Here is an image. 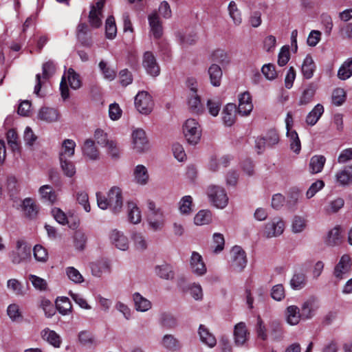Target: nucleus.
Wrapping results in <instances>:
<instances>
[{
  "instance_id": "nucleus-42",
  "label": "nucleus",
  "mask_w": 352,
  "mask_h": 352,
  "mask_svg": "<svg viewBox=\"0 0 352 352\" xmlns=\"http://www.w3.org/2000/svg\"><path fill=\"white\" fill-rule=\"evenodd\" d=\"M83 154L91 160L98 158V151L94 145V142L91 140H87L82 147Z\"/></svg>"
},
{
  "instance_id": "nucleus-25",
  "label": "nucleus",
  "mask_w": 352,
  "mask_h": 352,
  "mask_svg": "<svg viewBox=\"0 0 352 352\" xmlns=\"http://www.w3.org/2000/svg\"><path fill=\"white\" fill-rule=\"evenodd\" d=\"M134 181L139 185H146L149 179V175L146 166L137 165L133 170Z\"/></svg>"
},
{
  "instance_id": "nucleus-15",
  "label": "nucleus",
  "mask_w": 352,
  "mask_h": 352,
  "mask_svg": "<svg viewBox=\"0 0 352 352\" xmlns=\"http://www.w3.org/2000/svg\"><path fill=\"white\" fill-rule=\"evenodd\" d=\"M253 109L252 98L248 91H245L239 96V106L237 112L242 116H248Z\"/></svg>"
},
{
  "instance_id": "nucleus-36",
  "label": "nucleus",
  "mask_w": 352,
  "mask_h": 352,
  "mask_svg": "<svg viewBox=\"0 0 352 352\" xmlns=\"http://www.w3.org/2000/svg\"><path fill=\"white\" fill-rule=\"evenodd\" d=\"M342 241L341 230L339 227H335L328 232L326 243L329 246L333 247L341 244Z\"/></svg>"
},
{
  "instance_id": "nucleus-18",
  "label": "nucleus",
  "mask_w": 352,
  "mask_h": 352,
  "mask_svg": "<svg viewBox=\"0 0 352 352\" xmlns=\"http://www.w3.org/2000/svg\"><path fill=\"white\" fill-rule=\"evenodd\" d=\"M231 157L228 155H223L219 158L216 156H212L208 162V169L212 172H217L221 168L229 166Z\"/></svg>"
},
{
  "instance_id": "nucleus-61",
  "label": "nucleus",
  "mask_w": 352,
  "mask_h": 352,
  "mask_svg": "<svg viewBox=\"0 0 352 352\" xmlns=\"http://www.w3.org/2000/svg\"><path fill=\"white\" fill-rule=\"evenodd\" d=\"M7 287L16 295L23 296L24 294L22 285L17 279L12 278L8 280L7 282Z\"/></svg>"
},
{
  "instance_id": "nucleus-50",
  "label": "nucleus",
  "mask_w": 352,
  "mask_h": 352,
  "mask_svg": "<svg viewBox=\"0 0 352 352\" xmlns=\"http://www.w3.org/2000/svg\"><path fill=\"white\" fill-rule=\"evenodd\" d=\"M106 36L109 39H113L116 37L117 33V28L113 16H109L105 23Z\"/></svg>"
},
{
  "instance_id": "nucleus-57",
  "label": "nucleus",
  "mask_w": 352,
  "mask_h": 352,
  "mask_svg": "<svg viewBox=\"0 0 352 352\" xmlns=\"http://www.w3.org/2000/svg\"><path fill=\"white\" fill-rule=\"evenodd\" d=\"M35 259L38 262L45 263L48 258L47 250L41 245H36L33 249Z\"/></svg>"
},
{
  "instance_id": "nucleus-11",
  "label": "nucleus",
  "mask_w": 352,
  "mask_h": 352,
  "mask_svg": "<svg viewBox=\"0 0 352 352\" xmlns=\"http://www.w3.org/2000/svg\"><path fill=\"white\" fill-rule=\"evenodd\" d=\"M133 149L138 153H143L149 148L146 133L144 130L138 129L132 133Z\"/></svg>"
},
{
  "instance_id": "nucleus-38",
  "label": "nucleus",
  "mask_w": 352,
  "mask_h": 352,
  "mask_svg": "<svg viewBox=\"0 0 352 352\" xmlns=\"http://www.w3.org/2000/svg\"><path fill=\"white\" fill-rule=\"evenodd\" d=\"M76 143L70 139L65 140L62 144L61 151L60 152V160L66 159L74 155L75 151Z\"/></svg>"
},
{
  "instance_id": "nucleus-45",
  "label": "nucleus",
  "mask_w": 352,
  "mask_h": 352,
  "mask_svg": "<svg viewBox=\"0 0 352 352\" xmlns=\"http://www.w3.org/2000/svg\"><path fill=\"white\" fill-rule=\"evenodd\" d=\"M307 284V278L305 274L297 272L294 274L291 280L290 285L294 289H301L305 287Z\"/></svg>"
},
{
  "instance_id": "nucleus-49",
  "label": "nucleus",
  "mask_w": 352,
  "mask_h": 352,
  "mask_svg": "<svg viewBox=\"0 0 352 352\" xmlns=\"http://www.w3.org/2000/svg\"><path fill=\"white\" fill-rule=\"evenodd\" d=\"M67 78L72 89H78L81 87L80 76L72 68L67 70Z\"/></svg>"
},
{
  "instance_id": "nucleus-20",
  "label": "nucleus",
  "mask_w": 352,
  "mask_h": 352,
  "mask_svg": "<svg viewBox=\"0 0 352 352\" xmlns=\"http://www.w3.org/2000/svg\"><path fill=\"white\" fill-rule=\"evenodd\" d=\"M38 119L45 122H54L58 120L59 113L54 108L42 107L38 113Z\"/></svg>"
},
{
  "instance_id": "nucleus-19",
  "label": "nucleus",
  "mask_w": 352,
  "mask_h": 352,
  "mask_svg": "<svg viewBox=\"0 0 352 352\" xmlns=\"http://www.w3.org/2000/svg\"><path fill=\"white\" fill-rule=\"evenodd\" d=\"M148 23L151 32L155 38H160L163 34L162 21L157 12H153L148 16Z\"/></svg>"
},
{
  "instance_id": "nucleus-35",
  "label": "nucleus",
  "mask_w": 352,
  "mask_h": 352,
  "mask_svg": "<svg viewBox=\"0 0 352 352\" xmlns=\"http://www.w3.org/2000/svg\"><path fill=\"white\" fill-rule=\"evenodd\" d=\"M133 299L135 309L138 311H146L151 308V302L138 292H136L133 295Z\"/></svg>"
},
{
  "instance_id": "nucleus-1",
  "label": "nucleus",
  "mask_w": 352,
  "mask_h": 352,
  "mask_svg": "<svg viewBox=\"0 0 352 352\" xmlns=\"http://www.w3.org/2000/svg\"><path fill=\"white\" fill-rule=\"evenodd\" d=\"M146 204L148 211L146 219L148 228L153 232L162 230L166 221L164 210L152 200H148Z\"/></svg>"
},
{
  "instance_id": "nucleus-52",
  "label": "nucleus",
  "mask_w": 352,
  "mask_h": 352,
  "mask_svg": "<svg viewBox=\"0 0 352 352\" xmlns=\"http://www.w3.org/2000/svg\"><path fill=\"white\" fill-rule=\"evenodd\" d=\"M7 141L9 146L13 152L19 151L20 149L18 135L14 129H10L7 133Z\"/></svg>"
},
{
  "instance_id": "nucleus-8",
  "label": "nucleus",
  "mask_w": 352,
  "mask_h": 352,
  "mask_svg": "<svg viewBox=\"0 0 352 352\" xmlns=\"http://www.w3.org/2000/svg\"><path fill=\"white\" fill-rule=\"evenodd\" d=\"M31 248L22 240H18L16 248L11 251L9 256L14 264H19L30 256Z\"/></svg>"
},
{
  "instance_id": "nucleus-39",
  "label": "nucleus",
  "mask_w": 352,
  "mask_h": 352,
  "mask_svg": "<svg viewBox=\"0 0 352 352\" xmlns=\"http://www.w3.org/2000/svg\"><path fill=\"white\" fill-rule=\"evenodd\" d=\"M307 220L306 217L295 215L291 224L292 232L294 234L302 232L307 228Z\"/></svg>"
},
{
  "instance_id": "nucleus-40",
  "label": "nucleus",
  "mask_w": 352,
  "mask_h": 352,
  "mask_svg": "<svg viewBox=\"0 0 352 352\" xmlns=\"http://www.w3.org/2000/svg\"><path fill=\"white\" fill-rule=\"evenodd\" d=\"M315 68L316 66L312 57L307 55L304 59L301 68L304 77L307 79L311 78L314 75Z\"/></svg>"
},
{
  "instance_id": "nucleus-64",
  "label": "nucleus",
  "mask_w": 352,
  "mask_h": 352,
  "mask_svg": "<svg viewBox=\"0 0 352 352\" xmlns=\"http://www.w3.org/2000/svg\"><path fill=\"white\" fill-rule=\"evenodd\" d=\"M261 72L267 80H272L277 77L275 67L271 63L264 65L261 68Z\"/></svg>"
},
{
  "instance_id": "nucleus-53",
  "label": "nucleus",
  "mask_w": 352,
  "mask_h": 352,
  "mask_svg": "<svg viewBox=\"0 0 352 352\" xmlns=\"http://www.w3.org/2000/svg\"><path fill=\"white\" fill-rule=\"evenodd\" d=\"M228 11L230 17L232 19L234 23L239 25L242 22L241 12L237 8L236 4L234 1H231L228 6Z\"/></svg>"
},
{
  "instance_id": "nucleus-7",
  "label": "nucleus",
  "mask_w": 352,
  "mask_h": 352,
  "mask_svg": "<svg viewBox=\"0 0 352 352\" xmlns=\"http://www.w3.org/2000/svg\"><path fill=\"white\" fill-rule=\"evenodd\" d=\"M352 269V261L349 254L342 255L333 269V276L338 281L345 278Z\"/></svg>"
},
{
  "instance_id": "nucleus-41",
  "label": "nucleus",
  "mask_w": 352,
  "mask_h": 352,
  "mask_svg": "<svg viewBox=\"0 0 352 352\" xmlns=\"http://www.w3.org/2000/svg\"><path fill=\"white\" fill-rule=\"evenodd\" d=\"M39 194L42 199L53 204L56 200V194L50 185H43L39 188Z\"/></svg>"
},
{
  "instance_id": "nucleus-51",
  "label": "nucleus",
  "mask_w": 352,
  "mask_h": 352,
  "mask_svg": "<svg viewBox=\"0 0 352 352\" xmlns=\"http://www.w3.org/2000/svg\"><path fill=\"white\" fill-rule=\"evenodd\" d=\"M192 198L190 195L183 197L179 203V208L181 213L188 214L192 212Z\"/></svg>"
},
{
  "instance_id": "nucleus-44",
  "label": "nucleus",
  "mask_w": 352,
  "mask_h": 352,
  "mask_svg": "<svg viewBox=\"0 0 352 352\" xmlns=\"http://www.w3.org/2000/svg\"><path fill=\"white\" fill-rule=\"evenodd\" d=\"M287 136L289 140L291 150L298 154L301 150V144L298 133L296 131H287Z\"/></svg>"
},
{
  "instance_id": "nucleus-10",
  "label": "nucleus",
  "mask_w": 352,
  "mask_h": 352,
  "mask_svg": "<svg viewBox=\"0 0 352 352\" xmlns=\"http://www.w3.org/2000/svg\"><path fill=\"white\" fill-rule=\"evenodd\" d=\"M107 195L111 211L114 214L120 213L123 206L122 190L118 186H113L109 190Z\"/></svg>"
},
{
  "instance_id": "nucleus-30",
  "label": "nucleus",
  "mask_w": 352,
  "mask_h": 352,
  "mask_svg": "<svg viewBox=\"0 0 352 352\" xmlns=\"http://www.w3.org/2000/svg\"><path fill=\"white\" fill-rule=\"evenodd\" d=\"M41 334L43 340H46L55 348H59L62 342L61 338L54 331L45 328L41 331Z\"/></svg>"
},
{
  "instance_id": "nucleus-16",
  "label": "nucleus",
  "mask_w": 352,
  "mask_h": 352,
  "mask_svg": "<svg viewBox=\"0 0 352 352\" xmlns=\"http://www.w3.org/2000/svg\"><path fill=\"white\" fill-rule=\"evenodd\" d=\"M142 65L146 72L153 76L160 74V67L158 66L154 55L150 52H146L143 56Z\"/></svg>"
},
{
  "instance_id": "nucleus-32",
  "label": "nucleus",
  "mask_w": 352,
  "mask_h": 352,
  "mask_svg": "<svg viewBox=\"0 0 352 352\" xmlns=\"http://www.w3.org/2000/svg\"><path fill=\"white\" fill-rule=\"evenodd\" d=\"M199 335L201 341L210 348H213L217 344V340L209 330L203 324L199 326Z\"/></svg>"
},
{
  "instance_id": "nucleus-9",
  "label": "nucleus",
  "mask_w": 352,
  "mask_h": 352,
  "mask_svg": "<svg viewBox=\"0 0 352 352\" xmlns=\"http://www.w3.org/2000/svg\"><path fill=\"white\" fill-rule=\"evenodd\" d=\"M42 76L40 74L36 75V85L34 87V94H39L42 85H43L49 78H50L56 72V65L52 60H48L43 65Z\"/></svg>"
},
{
  "instance_id": "nucleus-14",
  "label": "nucleus",
  "mask_w": 352,
  "mask_h": 352,
  "mask_svg": "<svg viewBox=\"0 0 352 352\" xmlns=\"http://www.w3.org/2000/svg\"><path fill=\"white\" fill-rule=\"evenodd\" d=\"M190 267L192 272L198 276H204L207 272V267L201 255L197 252H192Z\"/></svg>"
},
{
  "instance_id": "nucleus-37",
  "label": "nucleus",
  "mask_w": 352,
  "mask_h": 352,
  "mask_svg": "<svg viewBox=\"0 0 352 352\" xmlns=\"http://www.w3.org/2000/svg\"><path fill=\"white\" fill-rule=\"evenodd\" d=\"M188 105L192 113L200 114L204 112V106L201 104L200 97L197 94H191L188 100Z\"/></svg>"
},
{
  "instance_id": "nucleus-47",
  "label": "nucleus",
  "mask_w": 352,
  "mask_h": 352,
  "mask_svg": "<svg viewBox=\"0 0 352 352\" xmlns=\"http://www.w3.org/2000/svg\"><path fill=\"white\" fill-rule=\"evenodd\" d=\"M212 221V214L208 210H201L197 213L194 222L197 226L208 224Z\"/></svg>"
},
{
  "instance_id": "nucleus-34",
  "label": "nucleus",
  "mask_w": 352,
  "mask_h": 352,
  "mask_svg": "<svg viewBox=\"0 0 352 352\" xmlns=\"http://www.w3.org/2000/svg\"><path fill=\"white\" fill-rule=\"evenodd\" d=\"M128 219L133 224H138L142 220V214L140 208L132 201L128 202Z\"/></svg>"
},
{
  "instance_id": "nucleus-5",
  "label": "nucleus",
  "mask_w": 352,
  "mask_h": 352,
  "mask_svg": "<svg viewBox=\"0 0 352 352\" xmlns=\"http://www.w3.org/2000/svg\"><path fill=\"white\" fill-rule=\"evenodd\" d=\"M136 109L142 114H149L153 108L154 102L152 96L145 91H139L134 99Z\"/></svg>"
},
{
  "instance_id": "nucleus-31",
  "label": "nucleus",
  "mask_w": 352,
  "mask_h": 352,
  "mask_svg": "<svg viewBox=\"0 0 352 352\" xmlns=\"http://www.w3.org/2000/svg\"><path fill=\"white\" fill-rule=\"evenodd\" d=\"M285 318L287 323L291 325L298 324L302 319L299 308L295 305L287 307L285 311Z\"/></svg>"
},
{
  "instance_id": "nucleus-60",
  "label": "nucleus",
  "mask_w": 352,
  "mask_h": 352,
  "mask_svg": "<svg viewBox=\"0 0 352 352\" xmlns=\"http://www.w3.org/2000/svg\"><path fill=\"white\" fill-rule=\"evenodd\" d=\"M87 241V237L86 234L80 230H78L74 234V245L76 249L82 250H84L86 243Z\"/></svg>"
},
{
  "instance_id": "nucleus-46",
  "label": "nucleus",
  "mask_w": 352,
  "mask_h": 352,
  "mask_svg": "<svg viewBox=\"0 0 352 352\" xmlns=\"http://www.w3.org/2000/svg\"><path fill=\"white\" fill-rule=\"evenodd\" d=\"M56 307L62 315L68 314L72 309V305L69 298L64 296L57 298Z\"/></svg>"
},
{
  "instance_id": "nucleus-62",
  "label": "nucleus",
  "mask_w": 352,
  "mask_h": 352,
  "mask_svg": "<svg viewBox=\"0 0 352 352\" xmlns=\"http://www.w3.org/2000/svg\"><path fill=\"white\" fill-rule=\"evenodd\" d=\"M213 252L214 253H219L221 252L224 248L225 240L223 234L220 233H214L213 234Z\"/></svg>"
},
{
  "instance_id": "nucleus-55",
  "label": "nucleus",
  "mask_w": 352,
  "mask_h": 352,
  "mask_svg": "<svg viewBox=\"0 0 352 352\" xmlns=\"http://www.w3.org/2000/svg\"><path fill=\"white\" fill-rule=\"evenodd\" d=\"M99 68L101 72L103 74V76L105 79L108 80H113L115 79L116 76V72L115 69L111 68L107 65V63L104 60H101L99 63Z\"/></svg>"
},
{
  "instance_id": "nucleus-4",
  "label": "nucleus",
  "mask_w": 352,
  "mask_h": 352,
  "mask_svg": "<svg viewBox=\"0 0 352 352\" xmlns=\"http://www.w3.org/2000/svg\"><path fill=\"white\" fill-rule=\"evenodd\" d=\"M230 267L232 271L241 272L247 265L245 251L239 246H234L230 251Z\"/></svg>"
},
{
  "instance_id": "nucleus-28",
  "label": "nucleus",
  "mask_w": 352,
  "mask_h": 352,
  "mask_svg": "<svg viewBox=\"0 0 352 352\" xmlns=\"http://www.w3.org/2000/svg\"><path fill=\"white\" fill-rule=\"evenodd\" d=\"M324 111L323 105L317 104L306 116V123L309 126H314L322 116Z\"/></svg>"
},
{
  "instance_id": "nucleus-33",
  "label": "nucleus",
  "mask_w": 352,
  "mask_h": 352,
  "mask_svg": "<svg viewBox=\"0 0 352 352\" xmlns=\"http://www.w3.org/2000/svg\"><path fill=\"white\" fill-rule=\"evenodd\" d=\"M155 274L160 278L171 280L174 278L172 267L166 263L156 265L154 268Z\"/></svg>"
},
{
  "instance_id": "nucleus-26",
  "label": "nucleus",
  "mask_w": 352,
  "mask_h": 352,
  "mask_svg": "<svg viewBox=\"0 0 352 352\" xmlns=\"http://www.w3.org/2000/svg\"><path fill=\"white\" fill-rule=\"evenodd\" d=\"M22 210L26 217L34 219L38 214V208L33 199L25 198L22 203Z\"/></svg>"
},
{
  "instance_id": "nucleus-3",
  "label": "nucleus",
  "mask_w": 352,
  "mask_h": 352,
  "mask_svg": "<svg viewBox=\"0 0 352 352\" xmlns=\"http://www.w3.org/2000/svg\"><path fill=\"white\" fill-rule=\"evenodd\" d=\"M207 195L210 203L217 208L223 209L228 204V197L223 188L211 185L208 188Z\"/></svg>"
},
{
  "instance_id": "nucleus-2",
  "label": "nucleus",
  "mask_w": 352,
  "mask_h": 352,
  "mask_svg": "<svg viewBox=\"0 0 352 352\" xmlns=\"http://www.w3.org/2000/svg\"><path fill=\"white\" fill-rule=\"evenodd\" d=\"M183 133L188 143L195 145L201 139V126L195 119L189 118L183 125Z\"/></svg>"
},
{
  "instance_id": "nucleus-21",
  "label": "nucleus",
  "mask_w": 352,
  "mask_h": 352,
  "mask_svg": "<svg viewBox=\"0 0 352 352\" xmlns=\"http://www.w3.org/2000/svg\"><path fill=\"white\" fill-rule=\"evenodd\" d=\"M326 163V158L322 155H315L310 158L309 171L314 175L321 173Z\"/></svg>"
},
{
  "instance_id": "nucleus-24",
  "label": "nucleus",
  "mask_w": 352,
  "mask_h": 352,
  "mask_svg": "<svg viewBox=\"0 0 352 352\" xmlns=\"http://www.w3.org/2000/svg\"><path fill=\"white\" fill-rule=\"evenodd\" d=\"M236 105L233 103H228L223 110L222 119L223 123L228 126H232L236 121Z\"/></svg>"
},
{
  "instance_id": "nucleus-48",
  "label": "nucleus",
  "mask_w": 352,
  "mask_h": 352,
  "mask_svg": "<svg viewBox=\"0 0 352 352\" xmlns=\"http://www.w3.org/2000/svg\"><path fill=\"white\" fill-rule=\"evenodd\" d=\"M91 270L94 276L100 277L103 273L110 272V266L107 262H98L92 263L91 265Z\"/></svg>"
},
{
  "instance_id": "nucleus-6",
  "label": "nucleus",
  "mask_w": 352,
  "mask_h": 352,
  "mask_svg": "<svg viewBox=\"0 0 352 352\" xmlns=\"http://www.w3.org/2000/svg\"><path fill=\"white\" fill-rule=\"evenodd\" d=\"M285 228V221L280 217H274L265 225L263 235L267 239L278 237L283 233Z\"/></svg>"
},
{
  "instance_id": "nucleus-58",
  "label": "nucleus",
  "mask_w": 352,
  "mask_h": 352,
  "mask_svg": "<svg viewBox=\"0 0 352 352\" xmlns=\"http://www.w3.org/2000/svg\"><path fill=\"white\" fill-rule=\"evenodd\" d=\"M60 162L61 169L67 177H72L76 174V167L71 161L62 159Z\"/></svg>"
},
{
  "instance_id": "nucleus-22",
  "label": "nucleus",
  "mask_w": 352,
  "mask_h": 352,
  "mask_svg": "<svg viewBox=\"0 0 352 352\" xmlns=\"http://www.w3.org/2000/svg\"><path fill=\"white\" fill-rule=\"evenodd\" d=\"M208 74L212 86L219 87L221 85L223 72L219 65L212 64L208 69Z\"/></svg>"
},
{
  "instance_id": "nucleus-13",
  "label": "nucleus",
  "mask_w": 352,
  "mask_h": 352,
  "mask_svg": "<svg viewBox=\"0 0 352 352\" xmlns=\"http://www.w3.org/2000/svg\"><path fill=\"white\" fill-rule=\"evenodd\" d=\"M111 243L118 249L126 251L129 248V241L124 232L114 229L109 233Z\"/></svg>"
},
{
  "instance_id": "nucleus-12",
  "label": "nucleus",
  "mask_w": 352,
  "mask_h": 352,
  "mask_svg": "<svg viewBox=\"0 0 352 352\" xmlns=\"http://www.w3.org/2000/svg\"><path fill=\"white\" fill-rule=\"evenodd\" d=\"M106 0H98L95 5L92 6L89 14V22L94 28H99L102 24V11Z\"/></svg>"
},
{
  "instance_id": "nucleus-17",
  "label": "nucleus",
  "mask_w": 352,
  "mask_h": 352,
  "mask_svg": "<svg viewBox=\"0 0 352 352\" xmlns=\"http://www.w3.org/2000/svg\"><path fill=\"white\" fill-rule=\"evenodd\" d=\"M250 333L245 322H240L234 326V340L236 346H243L248 340Z\"/></svg>"
},
{
  "instance_id": "nucleus-23",
  "label": "nucleus",
  "mask_w": 352,
  "mask_h": 352,
  "mask_svg": "<svg viewBox=\"0 0 352 352\" xmlns=\"http://www.w3.org/2000/svg\"><path fill=\"white\" fill-rule=\"evenodd\" d=\"M336 182L341 186L349 185L352 183V164L345 166L338 171L335 175Z\"/></svg>"
},
{
  "instance_id": "nucleus-63",
  "label": "nucleus",
  "mask_w": 352,
  "mask_h": 352,
  "mask_svg": "<svg viewBox=\"0 0 352 352\" xmlns=\"http://www.w3.org/2000/svg\"><path fill=\"white\" fill-rule=\"evenodd\" d=\"M256 333L258 338L262 340H266L267 333L266 327L260 316L257 318V322L255 327Z\"/></svg>"
},
{
  "instance_id": "nucleus-59",
  "label": "nucleus",
  "mask_w": 352,
  "mask_h": 352,
  "mask_svg": "<svg viewBox=\"0 0 352 352\" xmlns=\"http://www.w3.org/2000/svg\"><path fill=\"white\" fill-rule=\"evenodd\" d=\"M324 186V182L322 180L318 179L314 182L306 192V197L309 199L312 198L318 191Z\"/></svg>"
},
{
  "instance_id": "nucleus-27",
  "label": "nucleus",
  "mask_w": 352,
  "mask_h": 352,
  "mask_svg": "<svg viewBox=\"0 0 352 352\" xmlns=\"http://www.w3.org/2000/svg\"><path fill=\"white\" fill-rule=\"evenodd\" d=\"M317 90V86L314 83L309 84L302 91L299 98L298 105L305 106L309 104L314 97Z\"/></svg>"
},
{
  "instance_id": "nucleus-43",
  "label": "nucleus",
  "mask_w": 352,
  "mask_h": 352,
  "mask_svg": "<svg viewBox=\"0 0 352 352\" xmlns=\"http://www.w3.org/2000/svg\"><path fill=\"white\" fill-rule=\"evenodd\" d=\"M352 76V58L345 60L338 72V77L342 80H346Z\"/></svg>"
},
{
  "instance_id": "nucleus-54",
  "label": "nucleus",
  "mask_w": 352,
  "mask_h": 352,
  "mask_svg": "<svg viewBox=\"0 0 352 352\" xmlns=\"http://www.w3.org/2000/svg\"><path fill=\"white\" fill-rule=\"evenodd\" d=\"M314 305L311 301L305 302L301 307L300 316L302 320L310 319L314 314Z\"/></svg>"
},
{
  "instance_id": "nucleus-29",
  "label": "nucleus",
  "mask_w": 352,
  "mask_h": 352,
  "mask_svg": "<svg viewBox=\"0 0 352 352\" xmlns=\"http://www.w3.org/2000/svg\"><path fill=\"white\" fill-rule=\"evenodd\" d=\"M135 249L140 252L144 251L148 247V241L145 235L140 232H133L131 235Z\"/></svg>"
},
{
  "instance_id": "nucleus-56",
  "label": "nucleus",
  "mask_w": 352,
  "mask_h": 352,
  "mask_svg": "<svg viewBox=\"0 0 352 352\" xmlns=\"http://www.w3.org/2000/svg\"><path fill=\"white\" fill-rule=\"evenodd\" d=\"M65 273L68 278L75 283L80 284L84 281V278L82 274L77 269L74 267H66Z\"/></svg>"
}]
</instances>
